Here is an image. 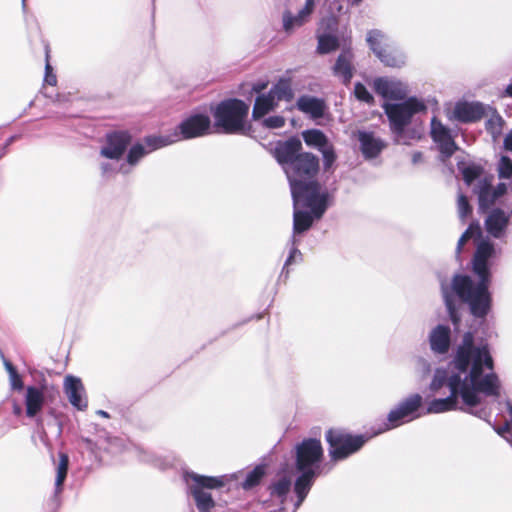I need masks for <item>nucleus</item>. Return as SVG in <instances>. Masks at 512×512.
<instances>
[{"mask_svg": "<svg viewBox=\"0 0 512 512\" xmlns=\"http://www.w3.org/2000/svg\"><path fill=\"white\" fill-rule=\"evenodd\" d=\"M319 170V159L312 153L301 152L286 167L292 199L297 204L303 200L310 208L312 215L320 219L328 207L329 194L322 191L320 184L314 179Z\"/></svg>", "mask_w": 512, "mask_h": 512, "instance_id": "3", "label": "nucleus"}, {"mask_svg": "<svg viewBox=\"0 0 512 512\" xmlns=\"http://www.w3.org/2000/svg\"><path fill=\"white\" fill-rule=\"evenodd\" d=\"M354 55L350 49H344L336 59L333 66V73L340 78L344 84H349L354 75Z\"/></svg>", "mask_w": 512, "mask_h": 512, "instance_id": "21", "label": "nucleus"}, {"mask_svg": "<svg viewBox=\"0 0 512 512\" xmlns=\"http://www.w3.org/2000/svg\"><path fill=\"white\" fill-rule=\"evenodd\" d=\"M375 92L386 100H403L409 93L408 85L391 77H378L373 81Z\"/></svg>", "mask_w": 512, "mask_h": 512, "instance_id": "14", "label": "nucleus"}, {"mask_svg": "<svg viewBox=\"0 0 512 512\" xmlns=\"http://www.w3.org/2000/svg\"><path fill=\"white\" fill-rule=\"evenodd\" d=\"M358 141L360 143L361 152L367 159L377 157L385 148V143L372 132L359 131Z\"/></svg>", "mask_w": 512, "mask_h": 512, "instance_id": "22", "label": "nucleus"}, {"mask_svg": "<svg viewBox=\"0 0 512 512\" xmlns=\"http://www.w3.org/2000/svg\"><path fill=\"white\" fill-rule=\"evenodd\" d=\"M431 136L434 142L438 144L440 153L445 158L453 155L457 146L451 136V132L435 117L431 120Z\"/></svg>", "mask_w": 512, "mask_h": 512, "instance_id": "16", "label": "nucleus"}, {"mask_svg": "<svg viewBox=\"0 0 512 512\" xmlns=\"http://www.w3.org/2000/svg\"><path fill=\"white\" fill-rule=\"evenodd\" d=\"M503 146L505 150L512 153V130L505 136Z\"/></svg>", "mask_w": 512, "mask_h": 512, "instance_id": "53", "label": "nucleus"}, {"mask_svg": "<svg viewBox=\"0 0 512 512\" xmlns=\"http://www.w3.org/2000/svg\"><path fill=\"white\" fill-rule=\"evenodd\" d=\"M270 94L276 102L278 101H291L294 92L291 87V82L288 79H280L271 89Z\"/></svg>", "mask_w": 512, "mask_h": 512, "instance_id": "31", "label": "nucleus"}, {"mask_svg": "<svg viewBox=\"0 0 512 512\" xmlns=\"http://www.w3.org/2000/svg\"><path fill=\"white\" fill-rule=\"evenodd\" d=\"M508 410H509V414L511 417L510 422L506 423V425L503 428H499L497 430V432L501 436H505V433H509V434H511V437H512V405L511 404H508Z\"/></svg>", "mask_w": 512, "mask_h": 512, "instance_id": "50", "label": "nucleus"}, {"mask_svg": "<svg viewBox=\"0 0 512 512\" xmlns=\"http://www.w3.org/2000/svg\"><path fill=\"white\" fill-rule=\"evenodd\" d=\"M354 94H355V97L360 101H363L366 103H371L373 101V96L371 95V93L360 82L355 84Z\"/></svg>", "mask_w": 512, "mask_h": 512, "instance_id": "47", "label": "nucleus"}, {"mask_svg": "<svg viewBox=\"0 0 512 512\" xmlns=\"http://www.w3.org/2000/svg\"><path fill=\"white\" fill-rule=\"evenodd\" d=\"M430 349L435 354H446L451 346V329L444 324L435 326L428 335Z\"/></svg>", "mask_w": 512, "mask_h": 512, "instance_id": "20", "label": "nucleus"}, {"mask_svg": "<svg viewBox=\"0 0 512 512\" xmlns=\"http://www.w3.org/2000/svg\"><path fill=\"white\" fill-rule=\"evenodd\" d=\"M497 172L500 179L512 178V160L508 156H501L497 165Z\"/></svg>", "mask_w": 512, "mask_h": 512, "instance_id": "41", "label": "nucleus"}, {"mask_svg": "<svg viewBox=\"0 0 512 512\" xmlns=\"http://www.w3.org/2000/svg\"><path fill=\"white\" fill-rule=\"evenodd\" d=\"M347 2L350 6H357L362 2V0H347Z\"/></svg>", "mask_w": 512, "mask_h": 512, "instance_id": "59", "label": "nucleus"}, {"mask_svg": "<svg viewBox=\"0 0 512 512\" xmlns=\"http://www.w3.org/2000/svg\"><path fill=\"white\" fill-rule=\"evenodd\" d=\"M401 134H403V142H396L400 145H410L412 141L419 140L421 138V133L415 128H408L407 126L403 127L401 130Z\"/></svg>", "mask_w": 512, "mask_h": 512, "instance_id": "44", "label": "nucleus"}, {"mask_svg": "<svg viewBox=\"0 0 512 512\" xmlns=\"http://www.w3.org/2000/svg\"><path fill=\"white\" fill-rule=\"evenodd\" d=\"M329 456L333 461L344 460L360 450L368 440L363 435H351L340 429H330L326 433Z\"/></svg>", "mask_w": 512, "mask_h": 512, "instance_id": "9", "label": "nucleus"}, {"mask_svg": "<svg viewBox=\"0 0 512 512\" xmlns=\"http://www.w3.org/2000/svg\"><path fill=\"white\" fill-rule=\"evenodd\" d=\"M264 124L271 129L282 128L285 124V119L279 115L270 116L264 120Z\"/></svg>", "mask_w": 512, "mask_h": 512, "instance_id": "48", "label": "nucleus"}, {"mask_svg": "<svg viewBox=\"0 0 512 512\" xmlns=\"http://www.w3.org/2000/svg\"><path fill=\"white\" fill-rule=\"evenodd\" d=\"M366 41L376 57L387 67L401 68L406 64L405 52L389 44L388 36L381 30L367 32Z\"/></svg>", "mask_w": 512, "mask_h": 512, "instance_id": "8", "label": "nucleus"}, {"mask_svg": "<svg viewBox=\"0 0 512 512\" xmlns=\"http://www.w3.org/2000/svg\"><path fill=\"white\" fill-rule=\"evenodd\" d=\"M457 209L458 215L462 221H464L466 217L472 212V208L468 202L467 197L461 193L458 195Z\"/></svg>", "mask_w": 512, "mask_h": 512, "instance_id": "43", "label": "nucleus"}, {"mask_svg": "<svg viewBox=\"0 0 512 512\" xmlns=\"http://www.w3.org/2000/svg\"><path fill=\"white\" fill-rule=\"evenodd\" d=\"M45 403L44 392L35 386L26 388L25 406L26 415L29 418L35 417L43 408Z\"/></svg>", "mask_w": 512, "mask_h": 512, "instance_id": "24", "label": "nucleus"}, {"mask_svg": "<svg viewBox=\"0 0 512 512\" xmlns=\"http://www.w3.org/2000/svg\"><path fill=\"white\" fill-rule=\"evenodd\" d=\"M13 413L17 416L20 415L22 413V408L19 405L14 404Z\"/></svg>", "mask_w": 512, "mask_h": 512, "instance_id": "58", "label": "nucleus"}, {"mask_svg": "<svg viewBox=\"0 0 512 512\" xmlns=\"http://www.w3.org/2000/svg\"><path fill=\"white\" fill-rule=\"evenodd\" d=\"M296 105L301 112L309 115L313 119L323 117L326 109L324 100L309 95L299 97Z\"/></svg>", "mask_w": 512, "mask_h": 512, "instance_id": "23", "label": "nucleus"}, {"mask_svg": "<svg viewBox=\"0 0 512 512\" xmlns=\"http://www.w3.org/2000/svg\"><path fill=\"white\" fill-rule=\"evenodd\" d=\"M422 156H423V155H422V153H421V152H419V151L414 152V153L412 154V162H413L414 164L419 163V162L422 160Z\"/></svg>", "mask_w": 512, "mask_h": 512, "instance_id": "56", "label": "nucleus"}, {"mask_svg": "<svg viewBox=\"0 0 512 512\" xmlns=\"http://www.w3.org/2000/svg\"><path fill=\"white\" fill-rule=\"evenodd\" d=\"M22 5H23V7H25V5H26V0H22Z\"/></svg>", "mask_w": 512, "mask_h": 512, "instance_id": "62", "label": "nucleus"}, {"mask_svg": "<svg viewBox=\"0 0 512 512\" xmlns=\"http://www.w3.org/2000/svg\"><path fill=\"white\" fill-rule=\"evenodd\" d=\"M480 226L478 223H472L469 225V227L466 229V231L461 235V237L458 240L457 243V253L459 254L461 252L462 247L465 245V243L473 238L476 235H480Z\"/></svg>", "mask_w": 512, "mask_h": 512, "instance_id": "40", "label": "nucleus"}, {"mask_svg": "<svg viewBox=\"0 0 512 512\" xmlns=\"http://www.w3.org/2000/svg\"><path fill=\"white\" fill-rule=\"evenodd\" d=\"M315 8V0H305L304 6L300 9L301 12L310 19Z\"/></svg>", "mask_w": 512, "mask_h": 512, "instance_id": "51", "label": "nucleus"}, {"mask_svg": "<svg viewBox=\"0 0 512 512\" xmlns=\"http://www.w3.org/2000/svg\"><path fill=\"white\" fill-rule=\"evenodd\" d=\"M100 169L104 177H108L115 172L114 166L106 162L100 164Z\"/></svg>", "mask_w": 512, "mask_h": 512, "instance_id": "52", "label": "nucleus"}, {"mask_svg": "<svg viewBox=\"0 0 512 512\" xmlns=\"http://www.w3.org/2000/svg\"><path fill=\"white\" fill-rule=\"evenodd\" d=\"M186 482L200 512H209L214 507V501L204 488H218L224 485L223 477H208L196 473H186Z\"/></svg>", "mask_w": 512, "mask_h": 512, "instance_id": "10", "label": "nucleus"}, {"mask_svg": "<svg viewBox=\"0 0 512 512\" xmlns=\"http://www.w3.org/2000/svg\"><path fill=\"white\" fill-rule=\"evenodd\" d=\"M504 95L512 98V83L506 87Z\"/></svg>", "mask_w": 512, "mask_h": 512, "instance_id": "57", "label": "nucleus"}, {"mask_svg": "<svg viewBox=\"0 0 512 512\" xmlns=\"http://www.w3.org/2000/svg\"><path fill=\"white\" fill-rule=\"evenodd\" d=\"M120 442V439L115 438L111 441V445H117Z\"/></svg>", "mask_w": 512, "mask_h": 512, "instance_id": "61", "label": "nucleus"}, {"mask_svg": "<svg viewBox=\"0 0 512 512\" xmlns=\"http://www.w3.org/2000/svg\"><path fill=\"white\" fill-rule=\"evenodd\" d=\"M267 87V83L265 82H262V83H257L253 86V90L257 93H260L261 91H263L264 89H266Z\"/></svg>", "mask_w": 512, "mask_h": 512, "instance_id": "55", "label": "nucleus"}, {"mask_svg": "<svg viewBox=\"0 0 512 512\" xmlns=\"http://www.w3.org/2000/svg\"><path fill=\"white\" fill-rule=\"evenodd\" d=\"M451 368L448 381L450 394L430 401L426 412L439 414L456 410L458 399L461 398L467 407L465 411L480 419H486L489 416L486 408L475 409L481 403L480 395L498 397L500 394V382L498 376L492 372L493 359L487 344H476L473 334L465 333L455 351Z\"/></svg>", "mask_w": 512, "mask_h": 512, "instance_id": "1", "label": "nucleus"}, {"mask_svg": "<svg viewBox=\"0 0 512 512\" xmlns=\"http://www.w3.org/2000/svg\"><path fill=\"white\" fill-rule=\"evenodd\" d=\"M484 114L485 107L479 102H457L449 115V119L471 123L479 121Z\"/></svg>", "mask_w": 512, "mask_h": 512, "instance_id": "15", "label": "nucleus"}, {"mask_svg": "<svg viewBox=\"0 0 512 512\" xmlns=\"http://www.w3.org/2000/svg\"><path fill=\"white\" fill-rule=\"evenodd\" d=\"M69 465V457L65 453L59 454V462L56 467L55 495L62 492L63 483L66 479Z\"/></svg>", "mask_w": 512, "mask_h": 512, "instance_id": "32", "label": "nucleus"}, {"mask_svg": "<svg viewBox=\"0 0 512 512\" xmlns=\"http://www.w3.org/2000/svg\"><path fill=\"white\" fill-rule=\"evenodd\" d=\"M503 119L499 115H494L486 122V129L496 140L502 133Z\"/></svg>", "mask_w": 512, "mask_h": 512, "instance_id": "39", "label": "nucleus"}, {"mask_svg": "<svg viewBox=\"0 0 512 512\" xmlns=\"http://www.w3.org/2000/svg\"><path fill=\"white\" fill-rule=\"evenodd\" d=\"M211 120L204 114H194L182 121L174 131L179 135V140L201 137L209 133Z\"/></svg>", "mask_w": 512, "mask_h": 512, "instance_id": "13", "label": "nucleus"}, {"mask_svg": "<svg viewBox=\"0 0 512 512\" xmlns=\"http://www.w3.org/2000/svg\"><path fill=\"white\" fill-rule=\"evenodd\" d=\"M265 475V467L263 465L256 466L252 471H250L245 480L242 483V488L244 490H250L256 485H258Z\"/></svg>", "mask_w": 512, "mask_h": 512, "instance_id": "35", "label": "nucleus"}, {"mask_svg": "<svg viewBox=\"0 0 512 512\" xmlns=\"http://www.w3.org/2000/svg\"><path fill=\"white\" fill-rule=\"evenodd\" d=\"M305 143L319 151L330 145L327 136L318 129L306 130L302 133Z\"/></svg>", "mask_w": 512, "mask_h": 512, "instance_id": "30", "label": "nucleus"}, {"mask_svg": "<svg viewBox=\"0 0 512 512\" xmlns=\"http://www.w3.org/2000/svg\"><path fill=\"white\" fill-rule=\"evenodd\" d=\"M302 204L303 206L307 207L305 205V202L303 200L299 201L297 204L293 201L294 211H293V235L303 233L307 231L313 223V217L312 215L307 211H302L298 209V205Z\"/></svg>", "mask_w": 512, "mask_h": 512, "instance_id": "26", "label": "nucleus"}, {"mask_svg": "<svg viewBox=\"0 0 512 512\" xmlns=\"http://www.w3.org/2000/svg\"><path fill=\"white\" fill-rule=\"evenodd\" d=\"M96 413L98 415L102 416V417H105V418L109 417V414L106 411H104V410H98Z\"/></svg>", "mask_w": 512, "mask_h": 512, "instance_id": "60", "label": "nucleus"}, {"mask_svg": "<svg viewBox=\"0 0 512 512\" xmlns=\"http://www.w3.org/2000/svg\"><path fill=\"white\" fill-rule=\"evenodd\" d=\"M450 380V375L446 370L436 369L433 379L430 383L429 389L434 394L441 393V390L444 387L448 388V381Z\"/></svg>", "mask_w": 512, "mask_h": 512, "instance_id": "34", "label": "nucleus"}, {"mask_svg": "<svg viewBox=\"0 0 512 512\" xmlns=\"http://www.w3.org/2000/svg\"><path fill=\"white\" fill-rule=\"evenodd\" d=\"M132 142V136L127 131H116L106 136L104 145L100 148V156L120 160Z\"/></svg>", "mask_w": 512, "mask_h": 512, "instance_id": "12", "label": "nucleus"}, {"mask_svg": "<svg viewBox=\"0 0 512 512\" xmlns=\"http://www.w3.org/2000/svg\"><path fill=\"white\" fill-rule=\"evenodd\" d=\"M423 404V398L420 394L414 393L400 401L387 416V423L376 434L396 428L404 423L410 422L420 417L418 410Z\"/></svg>", "mask_w": 512, "mask_h": 512, "instance_id": "11", "label": "nucleus"}, {"mask_svg": "<svg viewBox=\"0 0 512 512\" xmlns=\"http://www.w3.org/2000/svg\"><path fill=\"white\" fill-rule=\"evenodd\" d=\"M5 369L9 375V383L12 390H22L23 381L15 367L8 360H4Z\"/></svg>", "mask_w": 512, "mask_h": 512, "instance_id": "37", "label": "nucleus"}, {"mask_svg": "<svg viewBox=\"0 0 512 512\" xmlns=\"http://www.w3.org/2000/svg\"><path fill=\"white\" fill-rule=\"evenodd\" d=\"M45 82L51 86H54L57 83L56 75L53 74L52 67L48 62L45 66Z\"/></svg>", "mask_w": 512, "mask_h": 512, "instance_id": "49", "label": "nucleus"}, {"mask_svg": "<svg viewBox=\"0 0 512 512\" xmlns=\"http://www.w3.org/2000/svg\"><path fill=\"white\" fill-rule=\"evenodd\" d=\"M463 179L467 185H471L474 180L478 179L482 173L483 168L480 165L470 164L461 169Z\"/></svg>", "mask_w": 512, "mask_h": 512, "instance_id": "38", "label": "nucleus"}, {"mask_svg": "<svg viewBox=\"0 0 512 512\" xmlns=\"http://www.w3.org/2000/svg\"><path fill=\"white\" fill-rule=\"evenodd\" d=\"M276 105L277 102L270 94V92H268V94H261L255 100V104L252 110V117L254 119H259L273 110Z\"/></svg>", "mask_w": 512, "mask_h": 512, "instance_id": "28", "label": "nucleus"}, {"mask_svg": "<svg viewBox=\"0 0 512 512\" xmlns=\"http://www.w3.org/2000/svg\"><path fill=\"white\" fill-rule=\"evenodd\" d=\"M295 470L299 474L294 482V492L297 500L294 504L295 512L303 503L311 490L317 476L320 475L323 448L320 440L306 438L294 447Z\"/></svg>", "mask_w": 512, "mask_h": 512, "instance_id": "4", "label": "nucleus"}, {"mask_svg": "<svg viewBox=\"0 0 512 512\" xmlns=\"http://www.w3.org/2000/svg\"><path fill=\"white\" fill-rule=\"evenodd\" d=\"M415 371L422 377L425 378L431 372V364L430 362L423 358L417 357L415 359Z\"/></svg>", "mask_w": 512, "mask_h": 512, "instance_id": "46", "label": "nucleus"}, {"mask_svg": "<svg viewBox=\"0 0 512 512\" xmlns=\"http://www.w3.org/2000/svg\"><path fill=\"white\" fill-rule=\"evenodd\" d=\"M290 243H291V249H290V253H289V256L288 258L286 259L285 261V264H284V267H283V271L285 270L286 267H288L289 265H292L294 263H297V262H300L302 260V253L301 251L297 248V239L295 236H292L291 239H290Z\"/></svg>", "mask_w": 512, "mask_h": 512, "instance_id": "42", "label": "nucleus"}, {"mask_svg": "<svg viewBox=\"0 0 512 512\" xmlns=\"http://www.w3.org/2000/svg\"><path fill=\"white\" fill-rule=\"evenodd\" d=\"M291 489V480L287 477H282L271 484L270 490L272 496L281 498V502H284L285 497Z\"/></svg>", "mask_w": 512, "mask_h": 512, "instance_id": "36", "label": "nucleus"}, {"mask_svg": "<svg viewBox=\"0 0 512 512\" xmlns=\"http://www.w3.org/2000/svg\"><path fill=\"white\" fill-rule=\"evenodd\" d=\"M323 156V165L325 170H329L336 160V155L332 144L328 145L324 149L320 150Z\"/></svg>", "mask_w": 512, "mask_h": 512, "instance_id": "45", "label": "nucleus"}, {"mask_svg": "<svg viewBox=\"0 0 512 512\" xmlns=\"http://www.w3.org/2000/svg\"><path fill=\"white\" fill-rule=\"evenodd\" d=\"M302 143L297 138H290L285 142L278 143L274 149V157L282 165L286 172L287 166H292V162L301 153Z\"/></svg>", "mask_w": 512, "mask_h": 512, "instance_id": "19", "label": "nucleus"}, {"mask_svg": "<svg viewBox=\"0 0 512 512\" xmlns=\"http://www.w3.org/2000/svg\"><path fill=\"white\" fill-rule=\"evenodd\" d=\"M382 107L390 121L395 142L404 141L401 130L408 126L413 115L426 111L425 103L416 97H409L401 103L385 102Z\"/></svg>", "mask_w": 512, "mask_h": 512, "instance_id": "7", "label": "nucleus"}, {"mask_svg": "<svg viewBox=\"0 0 512 512\" xmlns=\"http://www.w3.org/2000/svg\"><path fill=\"white\" fill-rule=\"evenodd\" d=\"M249 106L238 99L220 102L212 111L214 126L225 134H241L245 130Z\"/></svg>", "mask_w": 512, "mask_h": 512, "instance_id": "5", "label": "nucleus"}, {"mask_svg": "<svg viewBox=\"0 0 512 512\" xmlns=\"http://www.w3.org/2000/svg\"><path fill=\"white\" fill-rule=\"evenodd\" d=\"M308 21L309 18L300 10L296 14H293L290 10H285L282 14L283 29L286 33H292Z\"/></svg>", "mask_w": 512, "mask_h": 512, "instance_id": "29", "label": "nucleus"}, {"mask_svg": "<svg viewBox=\"0 0 512 512\" xmlns=\"http://www.w3.org/2000/svg\"><path fill=\"white\" fill-rule=\"evenodd\" d=\"M496 254L495 245L489 239H481L477 243L473 257V272L477 275L478 281H473L466 275H455L451 282L441 281L442 296L455 326L460 318L456 308V301L467 303L473 316L484 318L490 309L491 296L488 291L490 284L489 260Z\"/></svg>", "mask_w": 512, "mask_h": 512, "instance_id": "2", "label": "nucleus"}, {"mask_svg": "<svg viewBox=\"0 0 512 512\" xmlns=\"http://www.w3.org/2000/svg\"><path fill=\"white\" fill-rule=\"evenodd\" d=\"M343 5L340 0H334L329 7V15L323 17L319 24V29L323 30V33L334 32L338 26V18L335 13H342Z\"/></svg>", "mask_w": 512, "mask_h": 512, "instance_id": "27", "label": "nucleus"}, {"mask_svg": "<svg viewBox=\"0 0 512 512\" xmlns=\"http://www.w3.org/2000/svg\"><path fill=\"white\" fill-rule=\"evenodd\" d=\"M318 45L317 52L319 54H328L337 50L339 47L338 38L331 33H321L317 35Z\"/></svg>", "mask_w": 512, "mask_h": 512, "instance_id": "33", "label": "nucleus"}, {"mask_svg": "<svg viewBox=\"0 0 512 512\" xmlns=\"http://www.w3.org/2000/svg\"><path fill=\"white\" fill-rule=\"evenodd\" d=\"M64 392L73 407L81 411L87 408L85 388L80 378L67 375L64 379Z\"/></svg>", "mask_w": 512, "mask_h": 512, "instance_id": "17", "label": "nucleus"}, {"mask_svg": "<svg viewBox=\"0 0 512 512\" xmlns=\"http://www.w3.org/2000/svg\"><path fill=\"white\" fill-rule=\"evenodd\" d=\"M510 222V214L500 208L492 209L487 215L484 224L487 233L495 239L505 236Z\"/></svg>", "mask_w": 512, "mask_h": 512, "instance_id": "18", "label": "nucleus"}, {"mask_svg": "<svg viewBox=\"0 0 512 512\" xmlns=\"http://www.w3.org/2000/svg\"><path fill=\"white\" fill-rule=\"evenodd\" d=\"M497 198L503 196L507 191V185L505 183H499L495 188H493Z\"/></svg>", "mask_w": 512, "mask_h": 512, "instance_id": "54", "label": "nucleus"}, {"mask_svg": "<svg viewBox=\"0 0 512 512\" xmlns=\"http://www.w3.org/2000/svg\"><path fill=\"white\" fill-rule=\"evenodd\" d=\"M474 192L478 195L479 207L482 210L488 209L498 199L490 180L487 178L479 180L474 188Z\"/></svg>", "mask_w": 512, "mask_h": 512, "instance_id": "25", "label": "nucleus"}, {"mask_svg": "<svg viewBox=\"0 0 512 512\" xmlns=\"http://www.w3.org/2000/svg\"><path fill=\"white\" fill-rule=\"evenodd\" d=\"M178 141V133L173 132L168 135H149L140 141L130 144L126 150L125 162L119 165L118 172L122 175H129L147 155Z\"/></svg>", "mask_w": 512, "mask_h": 512, "instance_id": "6", "label": "nucleus"}]
</instances>
